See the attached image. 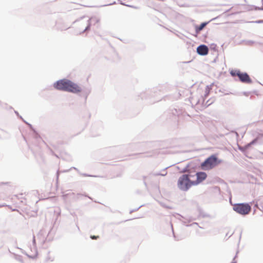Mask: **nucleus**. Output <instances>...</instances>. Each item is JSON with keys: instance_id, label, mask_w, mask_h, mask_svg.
<instances>
[{"instance_id": "1", "label": "nucleus", "mask_w": 263, "mask_h": 263, "mask_svg": "<svg viewBox=\"0 0 263 263\" xmlns=\"http://www.w3.org/2000/svg\"><path fill=\"white\" fill-rule=\"evenodd\" d=\"M54 87L58 90L75 93L80 92L82 91V88L80 86L67 79H63L57 81L54 84Z\"/></svg>"}, {"instance_id": "2", "label": "nucleus", "mask_w": 263, "mask_h": 263, "mask_svg": "<svg viewBox=\"0 0 263 263\" xmlns=\"http://www.w3.org/2000/svg\"><path fill=\"white\" fill-rule=\"evenodd\" d=\"M193 178H194V175H192V173L183 174L178 180L177 186L178 188L181 191H187L192 186H195Z\"/></svg>"}, {"instance_id": "3", "label": "nucleus", "mask_w": 263, "mask_h": 263, "mask_svg": "<svg viewBox=\"0 0 263 263\" xmlns=\"http://www.w3.org/2000/svg\"><path fill=\"white\" fill-rule=\"evenodd\" d=\"M222 162V160L218 159L216 155H212L203 162L201 165V168L204 171H209L215 167Z\"/></svg>"}, {"instance_id": "4", "label": "nucleus", "mask_w": 263, "mask_h": 263, "mask_svg": "<svg viewBox=\"0 0 263 263\" xmlns=\"http://www.w3.org/2000/svg\"><path fill=\"white\" fill-rule=\"evenodd\" d=\"M233 209L237 213L247 215L251 211V206L248 203H237L233 205Z\"/></svg>"}, {"instance_id": "5", "label": "nucleus", "mask_w": 263, "mask_h": 263, "mask_svg": "<svg viewBox=\"0 0 263 263\" xmlns=\"http://www.w3.org/2000/svg\"><path fill=\"white\" fill-rule=\"evenodd\" d=\"M194 175L193 182L195 185H197L204 181L207 177V175L205 172H200L196 173H192Z\"/></svg>"}, {"instance_id": "6", "label": "nucleus", "mask_w": 263, "mask_h": 263, "mask_svg": "<svg viewBox=\"0 0 263 263\" xmlns=\"http://www.w3.org/2000/svg\"><path fill=\"white\" fill-rule=\"evenodd\" d=\"M238 78L240 81L243 83H250L252 82L249 76L246 72H241L240 71Z\"/></svg>"}, {"instance_id": "7", "label": "nucleus", "mask_w": 263, "mask_h": 263, "mask_svg": "<svg viewBox=\"0 0 263 263\" xmlns=\"http://www.w3.org/2000/svg\"><path fill=\"white\" fill-rule=\"evenodd\" d=\"M197 53L201 55H205L208 54L209 49L208 47L204 45H200L197 48Z\"/></svg>"}, {"instance_id": "8", "label": "nucleus", "mask_w": 263, "mask_h": 263, "mask_svg": "<svg viewBox=\"0 0 263 263\" xmlns=\"http://www.w3.org/2000/svg\"><path fill=\"white\" fill-rule=\"evenodd\" d=\"M208 23H202L199 26L195 27V31L197 33H199L207 25Z\"/></svg>"}, {"instance_id": "9", "label": "nucleus", "mask_w": 263, "mask_h": 263, "mask_svg": "<svg viewBox=\"0 0 263 263\" xmlns=\"http://www.w3.org/2000/svg\"><path fill=\"white\" fill-rule=\"evenodd\" d=\"M240 72V71L239 70H233L231 71L230 74L233 77L237 76L238 77Z\"/></svg>"}, {"instance_id": "10", "label": "nucleus", "mask_w": 263, "mask_h": 263, "mask_svg": "<svg viewBox=\"0 0 263 263\" xmlns=\"http://www.w3.org/2000/svg\"><path fill=\"white\" fill-rule=\"evenodd\" d=\"M90 237L92 239H97V238H99V236H98L92 235V236H91Z\"/></svg>"}, {"instance_id": "11", "label": "nucleus", "mask_w": 263, "mask_h": 263, "mask_svg": "<svg viewBox=\"0 0 263 263\" xmlns=\"http://www.w3.org/2000/svg\"><path fill=\"white\" fill-rule=\"evenodd\" d=\"M87 29H88V27H87L85 28V30H87Z\"/></svg>"}, {"instance_id": "12", "label": "nucleus", "mask_w": 263, "mask_h": 263, "mask_svg": "<svg viewBox=\"0 0 263 263\" xmlns=\"http://www.w3.org/2000/svg\"><path fill=\"white\" fill-rule=\"evenodd\" d=\"M232 263H236L235 262H233Z\"/></svg>"}]
</instances>
